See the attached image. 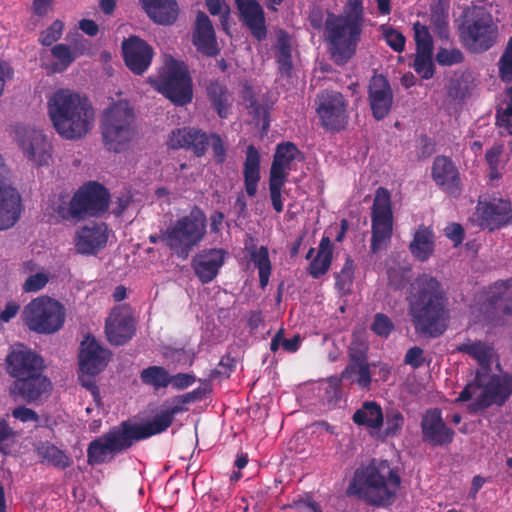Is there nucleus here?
I'll list each match as a JSON object with an SVG mask.
<instances>
[{
	"mask_svg": "<svg viewBox=\"0 0 512 512\" xmlns=\"http://www.w3.org/2000/svg\"><path fill=\"white\" fill-rule=\"evenodd\" d=\"M456 350L468 354L480 366L474 380L465 386L456 402H466L480 391L474 402L470 404L472 412L484 410L493 404L503 405L512 393V376L491 373V363L495 357L494 348L480 340L468 339L458 345Z\"/></svg>",
	"mask_w": 512,
	"mask_h": 512,
	"instance_id": "nucleus-1",
	"label": "nucleus"
},
{
	"mask_svg": "<svg viewBox=\"0 0 512 512\" xmlns=\"http://www.w3.org/2000/svg\"><path fill=\"white\" fill-rule=\"evenodd\" d=\"M180 411V406H174L146 423L121 422L90 442L87 449L88 463L99 465L111 462L116 455L130 449L135 442L165 431L172 424L173 416Z\"/></svg>",
	"mask_w": 512,
	"mask_h": 512,
	"instance_id": "nucleus-2",
	"label": "nucleus"
},
{
	"mask_svg": "<svg viewBox=\"0 0 512 512\" xmlns=\"http://www.w3.org/2000/svg\"><path fill=\"white\" fill-rule=\"evenodd\" d=\"M409 313L415 330L430 337H438L445 328L441 320L445 314V293L440 282L428 274L419 275L410 285Z\"/></svg>",
	"mask_w": 512,
	"mask_h": 512,
	"instance_id": "nucleus-3",
	"label": "nucleus"
},
{
	"mask_svg": "<svg viewBox=\"0 0 512 512\" xmlns=\"http://www.w3.org/2000/svg\"><path fill=\"white\" fill-rule=\"evenodd\" d=\"M47 106L54 129L64 139H81L93 127L95 113L86 96L59 89L49 98Z\"/></svg>",
	"mask_w": 512,
	"mask_h": 512,
	"instance_id": "nucleus-4",
	"label": "nucleus"
},
{
	"mask_svg": "<svg viewBox=\"0 0 512 512\" xmlns=\"http://www.w3.org/2000/svg\"><path fill=\"white\" fill-rule=\"evenodd\" d=\"M401 482L398 470L387 460L373 459L355 471L346 493L358 496L369 505L388 507L396 501Z\"/></svg>",
	"mask_w": 512,
	"mask_h": 512,
	"instance_id": "nucleus-5",
	"label": "nucleus"
},
{
	"mask_svg": "<svg viewBox=\"0 0 512 512\" xmlns=\"http://www.w3.org/2000/svg\"><path fill=\"white\" fill-rule=\"evenodd\" d=\"M363 23L364 11L361 0H349L348 6L340 15L327 13L324 38L335 64L344 65L355 55Z\"/></svg>",
	"mask_w": 512,
	"mask_h": 512,
	"instance_id": "nucleus-6",
	"label": "nucleus"
},
{
	"mask_svg": "<svg viewBox=\"0 0 512 512\" xmlns=\"http://www.w3.org/2000/svg\"><path fill=\"white\" fill-rule=\"evenodd\" d=\"M100 129L105 147L120 153L128 148L137 134L133 108L126 101L113 103L104 110Z\"/></svg>",
	"mask_w": 512,
	"mask_h": 512,
	"instance_id": "nucleus-7",
	"label": "nucleus"
},
{
	"mask_svg": "<svg viewBox=\"0 0 512 512\" xmlns=\"http://www.w3.org/2000/svg\"><path fill=\"white\" fill-rule=\"evenodd\" d=\"M461 19L458 27L459 36L470 51L482 53L497 42L498 26L485 7H469L463 11Z\"/></svg>",
	"mask_w": 512,
	"mask_h": 512,
	"instance_id": "nucleus-8",
	"label": "nucleus"
},
{
	"mask_svg": "<svg viewBox=\"0 0 512 512\" xmlns=\"http://www.w3.org/2000/svg\"><path fill=\"white\" fill-rule=\"evenodd\" d=\"M206 233V217L200 210L177 220L161 234V241L179 257L186 259Z\"/></svg>",
	"mask_w": 512,
	"mask_h": 512,
	"instance_id": "nucleus-9",
	"label": "nucleus"
},
{
	"mask_svg": "<svg viewBox=\"0 0 512 512\" xmlns=\"http://www.w3.org/2000/svg\"><path fill=\"white\" fill-rule=\"evenodd\" d=\"M21 316L24 325L30 331L50 335L63 327L66 311L59 301L48 296H40L23 308Z\"/></svg>",
	"mask_w": 512,
	"mask_h": 512,
	"instance_id": "nucleus-10",
	"label": "nucleus"
},
{
	"mask_svg": "<svg viewBox=\"0 0 512 512\" xmlns=\"http://www.w3.org/2000/svg\"><path fill=\"white\" fill-rule=\"evenodd\" d=\"M109 199V191L102 184L90 181L73 195L69 208H59L58 213L63 219L83 220L87 217H98L108 210Z\"/></svg>",
	"mask_w": 512,
	"mask_h": 512,
	"instance_id": "nucleus-11",
	"label": "nucleus"
},
{
	"mask_svg": "<svg viewBox=\"0 0 512 512\" xmlns=\"http://www.w3.org/2000/svg\"><path fill=\"white\" fill-rule=\"evenodd\" d=\"M150 82L159 93L177 106H184L192 101V79L183 62L170 60L157 78H150Z\"/></svg>",
	"mask_w": 512,
	"mask_h": 512,
	"instance_id": "nucleus-12",
	"label": "nucleus"
},
{
	"mask_svg": "<svg viewBox=\"0 0 512 512\" xmlns=\"http://www.w3.org/2000/svg\"><path fill=\"white\" fill-rule=\"evenodd\" d=\"M317 113L322 126L331 131L345 129L348 123L346 103L341 93L325 90L317 97Z\"/></svg>",
	"mask_w": 512,
	"mask_h": 512,
	"instance_id": "nucleus-13",
	"label": "nucleus"
},
{
	"mask_svg": "<svg viewBox=\"0 0 512 512\" xmlns=\"http://www.w3.org/2000/svg\"><path fill=\"white\" fill-rule=\"evenodd\" d=\"M5 362L8 374L15 380L37 372H43L45 368L43 358L21 343L10 347Z\"/></svg>",
	"mask_w": 512,
	"mask_h": 512,
	"instance_id": "nucleus-14",
	"label": "nucleus"
},
{
	"mask_svg": "<svg viewBox=\"0 0 512 512\" xmlns=\"http://www.w3.org/2000/svg\"><path fill=\"white\" fill-rule=\"evenodd\" d=\"M16 140L26 158L34 165H48L52 147L42 131L30 127H18Z\"/></svg>",
	"mask_w": 512,
	"mask_h": 512,
	"instance_id": "nucleus-15",
	"label": "nucleus"
},
{
	"mask_svg": "<svg viewBox=\"0 0 512 512\" xmlns=\"http://www.w3.org/2000/svg\"><path fill=\"white\" fill-rule=\"evenodd\" d=\"M52 389L50 379L43 372H37L14 380L10 386V393L27 403L39 405L49 398Z\"/></svg>",
	"mask_w": 512,
	"mask_h": 512,
	"instance_id": "nucleus-16",
	"label": "nucleus"
},
{
	"mask_svg": "<svg viewBox=\"0 0 512 512\" xmlns=\"http://www.w3.org/2000/svg\"><path fill=\"white\" fill-rule=\"evenodd\" d=\"M105 332L108 341L113 345L119 346L128 342L135 333V321L130 307H115L106 319Z\"/></svg>",
	"mask_w": 512,
	"mask_h": 512,
	"instance_id": "nucleus-17",
	"label": "nucleus"
},
{
	"mask_svg": "<svg viewBox=\"0 0 512 512\" xmlns=\"http://www.w3.org/2000/svg\"><path fill=\"white\" fill-rule=\"evenodd\" d=\"M124 63L136 75H142L150 66L153 48L138 36L125 38L121 44Z\"/></svg>",
	"mask_w": 512,
	"mask_h": 512,
	"instance_id": "nucleus-18",
	"label": "nucleus"
},
{
	"mask_svg": "<svg viewBox=\"0 0 512 512\" xmlns=\"http://www.w3.org/2000/svg\"><path fill=\"white\" fill-rule=\"evenodd\" d=\"M422 439L432 446H445L454 438V430L444 423L439 409H430L422 417Z\"/></svg>",
	"mask_w": 512,
	"mask_h": 512,
	"instance_id": "nucleus-19",
	"label": "nucleus"
},
{
	"mask_svg": "<svg viewBox=\"0 0 512 512\" xmlns=\"http://www.w3.org/2000/svg\"><path fill=\"white\" fill-rule=\"evenodd\" d=\"M168 146L171 149L191 150L195 156L201 157L209 146L206 132L192 127L175 129L169 135Z\"/></svg>",
	"mask_w": 512,
	"mask_h": 512,
	"instance_id": "nucleus-20",
	"label": "nucleus"
},
{
	"mask_svg": "<svg viewBox=\"0 0 512 512\" xmlns=\"http://www.w3.org/2000/svg\"><path fill=\"white\" fill-rule=\"evenodd\" d=\"M168 146L171 149L191 150L195 156L201 157L209 146L206 132L192 127L175 129L169 135Z\"/></svg>",
	"mask_w": 512,
	"mask_h": 512,
	"instance_id": "nucleus-21",
	"label": "nucleus"
},
{
	"mask_svg": "<svg viewBox=\"0 0 512 512\" xmlns=\"http://www.w3.org/2000/svg\"><path fill=\"white\" fill-rule=\"evenodd\" d=\"M192 43L200 53L208 57H215L220 53L214 26L209 17L202 11H198L196 15Z\"/></svg>",
	"mask_w": 512,
	"mask_h": 512,
	"instance_id": "nucleus-22",
	"label": "nucleus"
},
{
	"mask_svg": "<svg viewBox=\"0 0 512 512\" xmlns=\"http://www.w3.org/2000/svg\"><path fill=\"white\" fill-rule=\"evenodd\" d=\"M110 352L101 347L94 337L87 336L81 342L79 355L80 371L89 374H99L107 366Z\"/></svg>",
	"mask_w": 512,
	"mask_h": 512,
	"instance_id": "nucleus-23",
	"label": "nucleus"
},
{
	"mask_svg": "<svg viewBox=\"0 0 512 512\" xmlns=\"http://www.w3.org/2000/svg\"><path fill=\"white\" fill-rule=\"evenodd\" d=\"M108 240V230L104 223H90L81 227L75 237V248L80 254H95Z\"/></svg>",
	"mask_w": 512,
	"mask_h": 512,
	"instance_id": "nucleus-24",
	"label": "nucleus"
},
{
	"mask_svg": "<svg viewBox=\"0 0 512 512\" xmlns=\"http://www.w3.org/2000/svg\"><path fill=\"white\" fill-rule=\"evenodd\" d=\"M21 197L12 186L0 181V231L12 228L20 219Z\"/></svg>",
	"mask_w": 512,
	"mask_h": 512,
	"instance_id": "nucleus-25",
	"label": "nucleus"
},
{
	"mask_svg": "<svg viewBox=\"0 0 512 512\" xmlns=\"http://www.w3.org/2000/svg\"><path fill=\"white\" fill-rule=\"evenodd\" d=\"M392 100V91L386 77L373 76L369 83V102L375 119L382 120L389 114Z\"/></svg>",
	"mask_w": 512,
	"mask_h": 512,
	"instance_id": "nucleus-26",
	"label": "nucleus"
},
{
	"mask_svg": "<svg viewBox=\"0 0 512 512\" xmlns=\"http://www.w3.org/2000/svg\"><path fill=\"white\" fill-rule=\"evenodd\" d=\"M432 177L436 184L447 194L458 197L461 193L460 177L451 159L437 156L432 166Z\"/></svg>",
	"mask_w": 512,
	"mask_h": 512,
	"instance_id": "nucleus-27",
	"label": "nucleus"
},
{
	"mask_svg": "<svg viewBox=\"0 0 512 512\" xmlns=\"http://www.w3.org/2000/svg\"><path fill=\"white\" fill-rule=\"evenodd\" d=\"M240 19L249 28L251 34L258 41L267 36L264 11L256 0H235Z\"/></svg>",
	"mask_w": 512,
	"mask_h": 512,
	"instance_id": "nucleus-28",
	"label": "nucleus"
},
{
	"mask_svg": "<svg viewBox=\"0 0 512 512\" xmlns=\"http://www.w3.org/2000/svg\"><path fill=\"white\" fill-rule=\"evenodd\" d=\"M393 230V216L390 193L386 188L376 190L372 206V231L391 235Z\"/></svg>",
	"mask_w": 512,
	"mask_h": 512,
	"instance_id": "nucleus-29",
	"label": "nucleus"
},
{
	"mask_svg": "<svg viewBox=\"0 0 512 512\" xmlns=\"http://www.w3.org/2000/svg\"><path fill=\"white\" fill-rule=\"evenodd\" d=\"M225 254L223 249H208L193 258V269L202 283H209L217 276L224 264Z\"/></svg>",
	"mask_w": 512,
	"mask_h": 512,
	"instance_id": "nucleus-30",
	"label": "nucleus"
},
{
	"mask_svg": "<svg viewBox=\"0 0 512 512\" xmlns=\"http://www.w3.org/2000/svg\"><path fill=\"white\" fill-rule=\"evenodd\" d=\"M295 160L303 161L304 154L294 143L284 142L278 144L273 156L269 176L287 179V171L291 169V164Z\"/></svg>",
	"mask_w": 512,
	"mask_h": 512,
	"instance_id": "nucleus-31",
	"label": "nucleus"
},
{
	"mask_svg": "<svg viewBox=\"0 0 512 512\" xmlns=\"http://www.w3.org/2000/svg\"><path fill=\"white\" fill-rule=\"evenodd\" d=\"M148 17L159 25H172L178 18L177 0H139Z\"/></svg>",
	"mask_w": 512,
	"mask_h": 512,
	"instance_id": "nucleus-32",
	"label": "nucleus"
},
{
	"mask_svg": "<svg viewBox=\"0 0 512 512\" xmlns=\"http://www.w3.org/2000/svg\"><path fill=\"white\" fill-rule=\"evenodd\" d=\"M341 376L342 379L351 380L362 388H369L372 379L366 354L361 350L350 352V362Z\"/></svg>",
	"mask_w": 512,
	"mask_h": 512,
	"instance_id": "nucleus-33",
	"label": "nucleus"
},
{
	"mask_svg": "<svg viewBox=\"0 0 512 512\" xmlns=\"http://www.w3.org/2000/svg\"><path fill=\"white\" fill-rule=\"evenodd\" d=\"M481 218L491 231L512 223V208L510 202L502 199H494L482 208Z\"/></svg>",
	"mask_w": 512,
	"mask_h": 512,
	"instance_id": "nucleus-34",
	"label": "nucleus"
},
{
	"mask_svg": "<svg viewBox=\"0 0 512 512\" xmlns=\"http://www.w3.org/2000/svg\"><path fill=\"white\" fill-rule=\"evenodd\" d=\"M243 175L246 193L248 196L254 197L260 180V155L253 145L247 147Z\"/></svg>",
	"mask_w": 512,
	"mask_h": 512,
	"instance_id": "nucleus-35",
	"label": "nucleus"
},
{
	"mask_svg": "<svg viewBox=\"0 0 512 512\" xmlns=\"http://www.w3.org/2000/svg\"><path fill=\"white\" fill-rule=\"evenodd\" d=\"M411 254L417 260L427 261L434 252L433 233L429 228L421 226L409 244Z\"/></svg>",
	"mask_w": 512,
	"mask_h": 512,
	"instance_id": "nucleus-36",
	"label": "nucleus"
},
{
	"mask_svg": "<svg viewBox=\"0 0 512 512\" xmlns=\"http://www.w3.org/2000/svg\"><path fill=\"white\" fill-rule=\"evenodd\" d=\"M332 246L329 237L321 239L318 253L308 267V272L313 278H319L329 270L332 261Z\"/></svg>",
	"mask_w": 512,
	"mask_h": 512,
	"instance_id": "nucleus-37",
	"label": "nucleus"
},
{
	"mask_svg": "<svg viewBox=\"0 0 512 512\" xmlns=\"http://www.w3.org/2000/svg\"><path fill=\"white\" fill-rule=\"evenodd\" d=\"M353 421L358 425L377 429L384 421L381 407L376 402H365L353 415Z\"/></svg>",
	"mask_w": 512,
	"mask_h": 512,
	"instance_id": "nucleus-38",
	"label": "nucleus"
},
{
	"mask_svg": "<svg viewBox=\"0 0 512 512\" xmlns=\"http://www.w3.org/2000/svg\"><path fill=\"white\" fill-rule=\"evenodd\" d=\"M474 88V80L471 72H463L459 76L451 78L447 85V95L457 101H463L470 96Z\"/></svg>",
	"mask_w": 512,
	"mask_h": 512,
	"instance_id": "nucleus-39",
	"label": "nucleus"
},
{
	"mask_svg": "<svg viewBox=\"0 0 512 512\" xmlns=\"http://www.w3.org/2000/svg\"><path fill=\"white\" fill-rule=\"evenodd\" d=\"M206 92L218 115L221 118L226 117L230 100L227 88L218 81L211 80L206 86Z\"/></svg>",
	"mask_w": 512,
	"mask_h": 512,
	"instance_id": "nucleus-40",
	"label": "nucleus"
},
{
	"mask_svg": "<svg viewBox=\"0 0 512 512\" xmlns=\"http://www.w3.org/2000/svg\"><path fill=\"white\" fill-rule=\"evenodd\" d=\"M448 10L449 5L445 0H438L430 6V19L434 27V32L441 39H448Z\"/></svg>",
	"mask_w": 512,
	"mask_h": 512,
	"instance_id": "nucleus-41",
	"label": "nucleus"
},
{
	"mask_svg": "<svg viewBox=\"0 0 512 512\" xmlns=\"http://www.w3.org/2000/svg\"><path fill=\"white\" fill-rule=\"evenodd\" d=\"M38 456L54 467L65 469L71 465L70 458L58 447L48 442L37 447Z\"/></svg>",
	"mask_w": 512,
	"mask_h": 512,
	"instance_id": "nucleus-42",
	"label": "nucleus"
},
{
	"mask_svg": "<svg viewBox=\"0 0 512 512\" xmlns=\"http://www.w3.org/2000/svg\"><path fill=\"white\" fill-rule=\"evenodd\" d=\"M81 42L80 46L76 43L73 50L65 44H57L52 48V55L58 59L62 66V70L66 69L78 55L83 54L87 49V45L84 44V42L86 43V40L81 39Z\"/></svg>",
	"mask_w": 512,
	"mask_h": 512,
	"instance_id": "nucleus-43",
	"label": "nucleus"
},
{
	"mask_svg": "<svg viewBox=\"0 0 512 512\" xmlns=\"http://www.w3.org/2000/svg\"><path fill=\"white\" fill-rule=\"evenodd\" d=\"M140 377L143 383L151 385L155 389L167 387L171 381L168 371L160 366H151L144 369Z\"/></svg>",
	"mask_w": 512,
	"mask_h": 512,
	"instance_id": "nucleus-44",
	"label": "nucleus"
},
{
	"mask_svg": "<svg viewBox=\"0 0 512 512\" xmlns=\"http://www.w3.org/2000/svg\"><path fill=\"white\" fill-rule=\"evenodd\" d=\"M251 260L259 269L260 286L264 288L268 283L271 273V263L269 260L268 249L264 246H261L258 250L252 251Z\"/></svg>",
	"mask_w": 512,
	"mask_h": 512,
	"instance_id": "nucleus-45",
	"label": "nucleus"
},
{
	"mask_svg": "<svg viewBox=\"0 0 512 512\" xmlns=\"http://www.w3.org/2000/svg\"><path fill=\"white\" fill-rule=\"evenodd\" d=\"M416 53H433V40L429 28L419 22L413 25Z\"/></svg>",
	"mask_w": 512,
	"mask_h": 512,
	"instance_id": "nucleus-46",
	"label": "nucleus"
},
{
	"mask_svg": "<svg viewBox=\"0 0 512 512\" xmlns=\"http://www.w3.org/2000/svg\"><path fill=\"white\" fill-rule=\"evenodd\" d=\"M353 278V261L347 258L342 270L336 275L335 285L337 290L342 294L349 293L353 283Z\"/></svg>",
	"mask_w": 512,
	"mask_h": 512,
	"instance_id": "nucleus-47",
	"label": "nucleus"
},
{
	"mask_svg": "<svg viewBox=\"0 0 512 512\" xmlns=\"http://www.w3.org/2000/svg\"><path fill=\"white\" fill-rule=\"evenodd\" d=\"M433 53H416L414 60V70L424 79L433 77L435 67L432 61Z\"/></svg>",
	"mask_w": 512,
	"mask_h": 512,
	"instance_id": "nucleus-48",
	"label": "nucleus"
},
{
	"mask_svg": "<svg viewBox=\"0 0 512 512\" xmlns=\"http://www.w3.org/2000/svg\"><path fill=\"white\" fill-rule=\"evenodd\" d=\"M388 284L394 289H402L410 280V269L400 266L387 270Z\"/></svg>",
	"mask_w": 512,
	"mask_h": 512,
	"instance_id": "nucleus-49",
	"label": "nucleus"
},
{
	"mask_svg": "<svg viewBox=\"0 0 512 512\" xmlns=\"http://www.w3.org/2000/svg\"><path fill=\"white\" fill-rule=\"evenodd\" d=\"M19 433L11 428L5 420H0V452L7 454L16 443Z\"/></svg>",
	"mask_w": 512,
	"mask_h": 512,
	"instance_id": "nucleus-50",
	"label": "nucleus"
},
{
	"mask_svg": "<svg viewBox=\"0 0 512 512\" xmlns=\"http://www.w3.org/2000/svg\"><path fill=\"white\" fill-rule=\"evenodd\" d=\"M499 73L504 82L512 83V37L499 60Z\"/></svg>",
	"mask_w": 512,
	"mask_h": 512,
	"instance_id": "nucleus-51",
	"label": "nucleus"
},
{
	"mask_svg": "<svg viewBox=\"0 0 512 512\" xmlns=\"http://www.w3.org/2000/svg\"><path fill=\"white\" fill-rule=\"evenodd\" d=\"M404 423L403 415L396 409H390L386 412V428H385V436L393 437L395 436L402 428Z\"/></svg>",
	"mask_w": 512,
	"mask_h": 512,
	"instance_id": "nucleus-52",
	"label": "nucleus"
},
{
	"mask_svg": "<svg viewBox=\"0 0 512 512\" xmlns=\"http://www.w3.org/2000/svg\"><path fill=\"white\" fill-rule=\"evenodd\" d=\"M286 182V179L276 178L269 176V191L273 208L276 212L283 211V203L281 199V190Z\"/></svg>",
	"mask_w": 512,
	"mask_h": 512,
	"instance_id": "nucleus-53",
	"label": "nucleus"
},
{
	"mask_svg": "<svg viewBox=\"0 0 512 512\" xmlns=\"http://www.w3.org/2000/svg\"><path fill=\"white\" fill-rule=\"evenodd\" d=\"M501 285L506 288L507 299L504 301L492 297L489 299L488 305L500 310L505 316H512V280L503 282Z\"/></svg>",
	"mask_w": 512,
	"mask_h": 512,
	"instance_id": "nucleus-54",
	"label": "nucleus"
},
{
	"mask_svg": "<svg viewBox=\"0 0 512 512\" xmlns=\"http://www.w3.org/2000/svg\"><path fill=\"white\" fill-rule=\"evenodd\" d=\"M250 110V114L254 116L257 124H261L262 130H266L269 127V110L266 105L260 104L256 99L250 98L249 104L247 105Z\"/></svg>",
	"mask_w": 512,
	"mask_h": 512,
	"instance_id": "nucleus-55",
	"label": "nucleus"
},
{
	"mask_svg": "<svg viewBox=\"0 0 512 512\" xmlns=\"http://www.w3.org/2000/svg\"><path fill=\"white\" fill-rule=\"evenodd\" d=\"M463 59L464 55L459 49L440 48L436 55L437 63L442 66H452L461 63Z\"/></svg>",
	"mask_w": 512,
	"mask_h": 512,
	"instance_id": "nucleus-56",
	"label": "nucleus"
},
{
	"mask_svg": "<svg viewBox=\"0 0 512 512\" xmlns=\"http://www.w3.org/2000/svg\"><path fill=\"white\" fill-rule=\"evenodd\" d=\"M386 43L396 52H402L405 47V37L392 27L382 26Z\"/></svg>",
	"mask_w": 512,
	"mask_h": 512,
	"instance_id": "nucleus-57",
	"label": "nucleus"
},
{
	"mask_svg": "<svg viewBox=\"0 0 512 512\" xmlns=\"http://www.w3.org/2000/svg\"><path fill=\"white\" fill-rule=\"evenodd\" d=\"M372 330L381 337H387L394 330V325L388 316L377 313L372 324Z\"/></svg>",
	"mask_w": 512,
	"mask_h": 512,
	"instance_id": "nucleus-58",
	"label": "nucleus"
},
{
	"mask_svg": "<svg viewBox=\"0 0 512 512\" xmlns=\"http://www.w3.org/2000/svg\"><path fill=\"white\" fill-rule=\"evenodd\" d=\"M63 23L55 20L45 31L42 32L40 42L44 46H50L56 42L62 34Z\"/></svg>",
	"mask_w": 512,
	"mask_h": 512,
	"instance_id": "nucleus-59",
	"label": "nucleus"
},
{
	"mask_svg": "<svg viewBox=\"0 0 512 512\" xmlns=\"http://www.w3.org/2000/svg\"><path fill=\"white\" fill-rule=\"evenodd\" d=\"M48 275L42 272L29 276L23 284L25 292H37L48 283Z\"/></svg>",
	"mask_w": 512,
	"mask_h": 512,
	"instance_id": "nucleus-60",
	"label": "nucleus"
},
{
	"mask_svg": "<svg viewBox=\"0 0 512 512\" xmlns=\"http://www.w3.org/2000/svg\"><path fill=\"white\" fill-rule=\"evenodd\" d=\"M276 48H277L276 57H292L290 35L282 29H280L277 32Z\"/></svg>",
	"mask_w": 512,
	"mask_h": 512,
	"instance_id": "nucleus-61",
	"label": "nucleus"
},
{
	"mask_svg": "<svg viewBox=\"0 0 512 512\" xmlns=\"http://www.w3.org/2000/svg\"><path fill=\"white\" fill-rule=\"evenodd\" d=\"M209 145L211 146L217 163H223L226 158V150L224 148L221 137L218 134H208Z\"/></svg>",
	"mask_w": 512,
	"mask_h": 512,
	"instance_id": "nucleus-62",
	"label": "nucleus"
},
{
	"mask_svg": "<svg viewBox=\"0 0 512 512\" xmlns=\"http://www.w3.org/2000/svg\"><path fill=\"white\" fill-rule=\"evenodd\" d=\"M12 415L14 418H16L22 422H38L39 421L38 414L34 410L27 408L25 406H19V407L15 408L12 411Z\"/></svg>",
	"mask_w": 512,
	"mask_h": 512,
	"instance_id": "nucleus-63",
	"label": "nucleus"
},
{
	"mask_svg": "<svg viewBox=\"0 0 512 512\" xmlns=\"http://www.w3.org/2000/svg\"><path fill=\"white\" fill-rule=\"evenodd\" d=\"M497 125L508 129L509 134L512 130V105H507L505 109H498L496 115Z\"/></svg>",
	"mask_w": 512,
	"mask_h": 512,
	"instance_id": "nucleus-64",
	"label": "nucleus"
}]
</instances>
